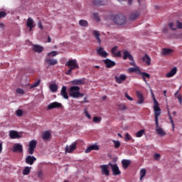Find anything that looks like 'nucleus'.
I'll list each match as a JSON object with an SVG mask.
<instances>
[{
    "label": "nucleus",
    "mask_w": 182,
    "mask_h": 182,
    "mask_svg": "<svg viewBox=\"0 0 182 182\" xmlns=\"http://www.w3.org/2000/svg\"><path fill=\"white\" fill-rule=\"evenodd\" d=\"M114 79L116 80V82L118 83L119 85H122L126 79H127V76L124 74H121L119 77L115 76Z\"/></svg>",
    "instance_id": "obj_10"
},
{
    "label": "nucleus",
    "mask_w": 182,
    "mask_h": 182,
    "mask_svg": "<svg viewBox=\"0 0 182 182\" xmlns=\"http://www.w3.org/2000/svg\"><path fill=\"white\" fill-rule=\"evenodd\" d=\"M11 150L13 153H22L23 151V146L21 144H14Z\"/></svg>",
    "instance_id": "obj_6"
},
{
    "label": "nucleus",
    "mask_w": 182,
    "mask_h": 182,
    "mask_svg": "<svg viewBox=\"0 0 182 182\" xmlns=\"http://www.w3.org/2000/svg\"><path fill=\"white\" fill-rule=\"evenodd\" d=\"M108 165L111 167L113 176H120L122 174V171H120L117 164H113L112 162H109Z\"/></svg>",
    "instance_id": "obj_4"
},
{
    "label": "nucleus",
    "mask_w": 182,
    "mask_h": 182,
    "mask_svg": "<svg viewBox=\"0 0 182 182\" xmlns=\"http://www.w3.org/2000/svg\"><path fill=\"white\" fill-rule=\"evenodd\" d=\"M36 144H38V141L33 139L28 144V154H33L35 153V149H36Z\"/></svg>",
    "instance_id": "obj_5"
},
{
    "label": "nucleus",
    "mask_w": 182,
    "mask_h": 182,
    "mask_svg": "<svg viewBox=\"0 0 182 182\" xmlns=\"http://www.w3.org/2000/svg\"><path fill=\"white\" fill-rule=\"evenodd\" d=\"M93 122L94 123H99V122H102V118L99 117H94Z\"/></svg>",
    "instance_id": "obj_46"
},
{
    "label": "nucleus",
    "mask_w": 182,
    "mask_h": 182,
    "mask_svg": "<svg viewBox=\"0 0 182 182\" xmlns=\"http://www.w3.org/2000/svg\"><path fill=\"white\" fill-rule=\"evenodd\" d=\"M122 168L126 170L129 168V166L132 164V161L130 159H123L122 161Z\"/></svg>",
    "instance_id": "obj_19"
},
{
    "label": "nucleus",
    "mask_w": 182,
    "mask_h": 182,
    "mask_svg": "<svg viewBox=\"0 0 182 182\" xmlns=\"http://www.w3.org/2000/svg\"><path fill=\"white\" fill-rule=\"evenodd\" d=\"M92 150H99V146L94 144L88 146L85 150V153H90Z\"/></svg>",
    "instance_id": "obj_31"
},
{
    "label": "nucleus",
    "mask_w": 182,
    "mask_h": 182,
    "mask_svg": "<svg viewBox=\"0 0 182 182\" xmlns=\"http://www.w3.org/2000/svg\"><path fill=\"white\" fill-rule=\"evenodd\" d=\"M56 55H58V52L56 51H52L50 53H48V56H56Z\"/></svg>",
    "instance_id": "obj_49"
},
{
    "label": "nucleus",
    "mask_w": 182,
    "mask_h": 182,
    "mask_svg": "<svg viewBox=\"0 0 182 182\" xmlns=\"http://www.w3.org/2000/svg\"><path fill=\"white\" fill-rule=\"evenodd\" d=\"M4 23H0V29H4Z\"/></svg>",
    "instance_id": "obj_61"
},
{
    "label": "nucleus",
    "mask_w": 182,
    "mask_h": 182,
    "mask_svg": "<svg viewBox=\"0 0 182 182\" xmlns=\"http://www.w3.org/2000/svg\"><path fill=\"white\" fill-rule=\"evenodd\" d=\"M71 85L73 86H79L80 85H85V78L75 79L70 81Z\"/></svg>",
    "instance_id": "obj_11"
},
{
    "label": "nucleus",
    "mask_w": 182,
    "mask_h": 182,
    "mask_svg": "<svg viewBox=\"0 0 182 182\" xmlns=\"http://www.w3.org/2000/svg\"><path fill=\"white\" fill-rule=\"evenodd\" d=\"M134 72L136 73V75L140 74L141 70L138 66L128 68V73H134Z\"/></svg>",
    "instance_id": "obj_27"
},
{
    "label": "nucleus",
    "mask_w": 182,
    "mask_h": 182,
    "mask_svg": "<svg viewBox=\"0 0 182 182\" xmlns=\"http://www.w3.org/2000/svg\"><path fill=\"white\" fill-rule=\"evenodd\" d=\"M144 134V129H141L136 133V137H141Z\"/></svg>",
    "instance_id": "obj_40"
},
{
    "label": "nucleus",
    "mask_w": 182,
    "mask_h": 182,
    "mask_svg": "<svg viewBox=\"0 0 182 182\" xmlns=\"http://www.w3.org/2000/svg\"><path fill=\"white\" fill-rule=\"evenodd\" d=\"M52 39L50 38V36H48V43H50V42H51Z\"/></svg>",
    "instance_id": "obj_63"
},
{
    "label": "nucleus",
    "mask_w": 182,
    "mask_h": 182,
    "mask_svg": "<svg viewBox=\"0 0 182 182\" xmlns=\"http://www.w3.org/2000/svg\"><path fill=\"white\" fill-rule=\"evenodd\" d=\"M162 52H163V55H170V53H172L173 49L163 48Z\"/></svg>",
    "instance_id": "obj_36"
},
{
    "label": "nucleus",
    "mask_w": 182,
    "mask_h": 182,
    "mask_svg": "<svg viewBox=\"0 0 182 182\" xmlns=\"http://www.w3.org/2000/svg\"><path fill=\"white\" fill-rule=\"evenodd\" d=\"M124 140L125 141H130V140H132V136L129 133H126Z\"/></svg>",
    "instance_id": "obj_45"
},
{
    "label": "nucleus",
    "mask_w": 182,
    "mask_h": 182,
    "mask_svg": "<svg viewBox=\"0 0 182 182\" xmlns=\"http://www.w3.org/2000/svg\"><path fill=\"white\" fill-rule=\"evenodd\" d=\"M38 26L41 31H43V26L42 25V21H39L38 23Z\"/></svg>",
    "instance_id": "obj_52"
},
{
    "label": "nucleus",
    "mask_w": 182,
    "mask_h": 182,
    "mask_svg": "<svg viewBox=\"0 0 182 182\" xmlns=\"http://www.w3.org/2000/svg\"><path fill=\"white\" fill-rule=\"evenodd\" d=\"M41 83V80H38L37 82H36L35 83H33L31 86L32 88L33 87H38V85H40Z\"/></svg>",
    "instance_id": "obj_50"
},
{
    "label": "nucleus",
    "mask_w": 182,
    "mask_h": 182,
    "mask_svg": "<svg viewBox=\"0 0 182 182\" xmlns=\"http://www.w3.org/2000/svg\"><path fill=\"white\" fill-rule=\"evenodd\" d=\"M114 56H115L116 58H122V51H118L117 53H116L114 54Z\"/></svg>",
    "instance_id": "obj_55"
},
{
    "label": "nucleus",
    "mask_w": 182,
    "mask_h": 182,
    "mask_svg": "<svg viewBox=\"0 0 182 182\" xmlns=\"http://www.w3.org/2000/svg\"><path fill=\"white\" fill-rule=\"evenodd\" d=\"M146 169L145 168H142L140 170V180H143V178H144V177H146Z\"/></svg>",
    "instance_id": "obj_37"
},
{
    "label": "nucleus",
    "mask_w": 182,
    "mask_h": 182,
    "mask_svg": "<svg viewBox=\"0 0 182 182\" xmlns=\"http://www.w3.org/2000/svg\"><path fill=\"white\" fill-rule=\"evenodd\" d=\"M92 16H93L95 21H96V22H100V16H99L98 13H93Z\"/></svg>",
    "instance_id": "obj_39"
},
{
    "label": "nucleus",
    "mask_w": 182,
    "mask_h": 182,
    "mask_svg": "<svg viewBox=\"0 0 182 182\" xmlns=\"http://www.w3.org/2000/svg\"><path fill=\"white\" fill-rule=\"evenodd\" d=\"M123 59L124 60H126V59H129V60H133V55L129 53L127 50H124L123 51Z\"/></svg>",
    "instance_id": "obj_24"
},
{
    "label": "nucleus",
    "mask_w": 182,
    "mask_h": 182,
    "mask_svg": "<svg viewBox=\"0 0 182 182\" xmlns=\"http://www.w3.org/2000/svg\"><path fill=\"white\" fill-rule=\"evenodd\" d=\"M112 143H114L115 149H119V147H120V141H119L113 140Z\"/></svg>",
    "instance_id": "obj_42"
},
{
    "label": "nucleus",
    "mask_w": 182,
    "mask_h": 182,
    "mask_svg": "<svg viewBox=\"0 0 182 182\" xmlns=\"http://www.w3.org/2000/svg\"><path fill=\"white\" fill-rule=\"evenodd\" d=\"M46 63H48L50 66H54V65H58V60L52 59V58H46Z\"/></svg>",
    "instance_id": "obj_32"
},
{
    "label": "nucleus",
    "mask_w": 182,
    "mask_h": 182,
    "mask_svg": "<svg viewBox=\"0 0 182 182\" xmlns=\"http://www.w3.org/2000/svg\"><path fill=\"white\" fill-rule=\"evenodd\" d=\"M95 6H105L107 4V0H92Z\"/></svg>",
    "instance_id": "obj_13"
},
{
    "label": "nucleus",
    "mask_w": 182,
    "mask_h": 182,
    "mask_svg": "<svg viewBox=\"0 0 182 182\" xmlns=\"http://www.w3.org/2000/svg\"><path fill=\"white\" fill-rule=\"evenodd\" d=\"M51 136H52V134H50V132L49 131H46L41 134V137H42L43 140H44V141L49 140V139H50Z\"/></svg>",
    "instance_id": "obj_22"
},
{
    "label": "nucleus",
    "mask_w": 182,
    "mask_h": 182,
    "mask_svg": "<svg viewBox=\"0 0 182 182\" xmlns=\"http://www.w3.org/2000/svg\"><path fill=\"white\" fill-rule=\"evenodd\" d=\"M85 116L86 117H87V119H92V116L90 115V114H89V112L87 111H85L84 112Z\"/></svg>",
    "instance_id": "obj_53"
},
{
    "label": "nucleus",
    "mask_w": 182,
    "mask_h": 182,
    "mask_svg": "<svg viewBox=\"0 0 182 182\" xmlns=\"http://www.w3.org/2000/svg\"><path fill=\"white\" fill-rule=\"evenodd\" d=\"M125 97H127V99H128V100H130V102L133 101V98L130 96H129V94H127V92H125Z\"/></svg>",
    "instance_id": "obj_57"
},
{
    "label": "nucleus",
    "mask_w": 182,
    "mask_h": 182,
    "mask_svg": "<svg viewBox=\"0 0 182 182\" xmlns=\"http://www.w3.org/2000/svg\"><path fill=\"white\" fill-rule=\"evenodd\" d=\"M5 16H6V12L0 11V19H1V18H5Z\"/></svg>",
    "instance_id": "obj_51"
},
{
    "label": "nucleus",
    "mask_w": 182,
    "mask_h": 182,
    "mask_svg": "<svg viewBox=\"0 0 182 182\" xmlns=\"http://www.w3.org/2000/svg\"><path fill=\"white\" fill-rule=\"evenodd\" d=\"M117 107L119 109V110H127V107L126 106V104L124 103H119L117 105Z\"/></svg>",
    "instance_id": "obj_34"
},
{
    "label": "nucleus",
    "mask_w": 182,
    "mask_h": 182,
    "mask_svg": "<svg viewBox=\"0 0 182 182\" xmlns=\"http://www.w3.org/2000/svg\"><path fill=\"white\" fill-rule=\"evenodd\" d=\"M93 36H95L97 42L98 43H102V40H100V33L98 31L94 30L92 31Z\"/></svg>",
    "instance_id": "obj_26"
},
{
    "label": "nucleus",
    "mask_w": 182,
    "mask_h": 182,
    "mask_svg": "<svg viewBox=\"0 0 182 182\" xmlns=\"http://www.w3.org/2000/svg\"><path fill=\"white\" fill-rule=\"evenodd\" d=\"M142 76V79L144 80V82L147 84V80L146 79H150V74L145 73V72H141L140 71L139 74Z\"/></svg>",
    "instance_id": "obj_28"
},
{
    "label": "nucleus",
    "mask_w": 182,
    "mask_h": 182,
    "mask_svg": "<svg viewBox=\"0 0 182 182\" xmlns=\"http://www.w3.org/2000/svg\"><path fill=\"white\" fill-rule=\"evenodd\" d=\"M69 96L73 99H79V97H83L85 95L80 92V87L72 86L69 90Z\"/></svg>",
    "instance_id": "obj_2"
},
{
    "label": "nucleus",
    "mask_w": 182,
    "mask_h": 182,
    "mask_svg": "<svg viewBox=\"0 0 182 182\" xmlns=\"http://www.w3.org/2000/svg\"><path fill=\"white\" fill-rule=\"evenodd\" d=\"M16 93L18 95H25V91L22 88H18L16 90Z\"/></svg>",
    "instance_id": "obj_47"
},
{
    "label": "nucleus",
    "mask_w": 182,
    "mask_h": 182,
    "mask_svg": "<svg viewBox=\"0 0 182 182\" xmlns=\"http://www.w3.org/2000/svg\"><path fill=\"white\" fill-rule=\"evenodd\" d=\"M65 75H68L69 76H70V75H72V71L70 70V69L68 70L65 72Z\"/></svg>",
    "instance_id": "obj_59"
},
{
    "label": "nucleus",
    "mask_w": 182,
    "mask_h": 182,
    "mask_svg": "<svg viewBox=\"0 0 182 182\" xmlns=\"http://www.w3.org/2000/svg\"><path fill=\"white\" fill-rule=\"evenodd\" d=\"M176 29H182V22L178 20L176 21Z\"/></svg>",
    "instance_id": "obj_44"
},
{
    "label": "nucleus",
    "mask_w": 182,
    "mask_h": 182,
    "mask_svg": "<svg viewBox=\"0 0 182 182\" xmlns=\"http://www.w3.org/2000/svg\"><path fill=\"white\" fill-rule=\"evenodd\" d=\"M133 0H128V5H132Z\"/></svg>",
    "instance_id": "obj_64"
},
{
    "label": "nucleus",
    "mask_w": 182,
    "mask_h": 182,
    "mask_svg": "<svg viewBox=\"0 0 182 182\" xmlns=\"http://www.w3.org/2000/svg\"><path fill=\"white\" fill-rule=\"evenodd\" d=\"M168 116H169V120L171 122V126L173 129H174V121H173V117H171V114H170V112H168Z\"/></svg>",
    "instance_id": "obj_48"
},
{
    "label": "nucleus",
    "mask_w": 182,
    "mask_h": 182,
    "mask_svg": "<svg viewBox=\"0 0 182 182\" xmlns=\"http://www.w3.org/2000/svg\"><path fill=\"white\" fill-rule=\"evenodd\" d=\"M139 16H140V13L139 11H134L131 14L129 19L130 21H136Z\"/></svg>",
    "instance_id": "obj_29"
},
{
    "label": "nucleus",
    "mask_w": 182,
    "mask_h": 182,
    "mask_svg": "<svg viewBox=\"0 0 182 182\" xmlns=\"http://www.w3.org/2000/svg\"><path fill=\"white\" fill-rule=\"evenodd\" d=\"M143 62H145L147 66H150L151 65V58L149 56V55L145 54L144 56L142 58Z\"/></svg>",
    "instance_id": "obj_25"
},
{
    "label": "nucleus",
    "mask_w": 182,
    "mask_h": 182,
    "mask_svg": "<svg viewBox=\"0 0 182 182\" xmlns=\"http://www.w3.org/2000/svg\"><path fill=\"white\" fill-rule=\"evenodd\" d=\"M97 53L101 56V58H107V52L105 51L102 47H100L97 49Z\"/></svg>",
    "instance_id": "obj_15"
},
{
    "label": "nucleus",
    "mask_w": 182,
    "mask_h": 182,
    "mask_svg": "<svg viewBox=\"0 0 182 182\" xmlns=\"http://www.w3.org/2000/svg\"><path fill=\"white\" fill-rule=\"evenodd\" d=\"M16 114L18 117H22V116H23V111H22V109H18L16 111Z\"/></svg>",
    "instance_id": "obj_41"
},
{
    "label": "nucleus",
    "mask_w": 182,
    "mask_h": 182,
    "mask_svg": "<svg viewBox=\"0 0 182 182\" xmlns=\"http://www.w3.org/2000/svg\"><path fill=\"white\" fill-rule=\"evenodd\" d=\"M77 143H73L70 146H65V153H73L74 150H76L77 148Z\"/></svg>",
    "instance_id": "obj_12"
},
{
    "label": "nucleus",
    "mask_w": 182,
    "mask_h": 182,
    "mask_svg": "<svg viewBox=\"0 0 182 182\" xmlns=\"http://www.w3.org/2000/svg\"><path fill=\"white\" fill-rule=\"evenodd\" d=\"M68 87L66 86H63L61 91H60V95L62 97H63L64 99L68 100L69 99V95H68Z\"/></svg>",
    "instance_id": "obj_17"
},
{
    "label": "nucleus",
    "mask_w": 182,
    "mask_h": 182,
    "mask_svg": "<svg viewBox=\"0 0 182 182\" xmlns=\"http://www.w3.org/2000/svg\"><path fill=\"white\" fill-rule=\"evenodd\" d=\"M62 104L60 102H54L49 104L47 107V110H52V109H60Z\"/></svg>",
    "instance_id": "obj_7"
},
{
    "label": "nucleus",
    "mask_w": 182,
    "mask_h": 182,
    "mask_svg": "<svg viewBox=\"0 0 182 182\" xmlns=\"http://www.w3.org/2000/svg\"><path fill=\"white\" fill-rule=\"evenodd\" d=\"M50 90L53 92H58V85L56 84H51L50 85Z\"/></svg>",
    "instance_id": "obj_38"
},
{
    "label": "nucleus",
    "mask_w": 182,
    "mask_h": 182,
    "mask_svg": "<svg viewBox=\"0 0 182 182\" xmlns=\"http://www.w3.org/2000/svg\"><path fill=\"white\" fill-rule=\"evenodd\" d=\"M160 157H161L160 154H155L154 155V160H159V159H160Z\"/></svg>",
    "instance_id": "obj_56"
},
{
    "label": "nucleus",
    "mask_w": 182,
    "mask_h": 182,
    "mask_svg": "<svg viewBox=\"0 0 182 182\" xmlns=\"http://www.w3.org/2000/svg\"><path fill=\"white\" fill-rule=\"evenodd\" d=\"M132 62L130 63L131 66H134V68L137 65H136V63L134 62V58H133V60H131Z\"/></svg>",
    "instance_id": "obj_58"
},
{
    "label": "nucleus",
    "mask_w": 182,
    "mask_h": 182,
    "mask_svg": "<svg viewBox=\"0 0 182 182\" xmlns=\"http://www.w3.org/2000/svg\"><path fill=\"white\" fill-rule=\"evenodd\" d=\"M113 21L117 25H124L126 23V16L122 14H117L114 16Z\"/></svg>",
    "instance_id": "obj_3"
},
{
    "label": "nucleus",
    "mask_w": 182,
    "mask_h": 182,
    "mask_svg": "<svg viewBox=\"0 0 182 182\" xmlns=\"http://www.w3.org/2000/svg\"><path fill=\"white\" fill-rule=\"evenodd\" d=\"M31 167L29 166H26L24 168V169L23 170V176H28V174H29V173H31Z\"/></svg>",
    "instance_id": "obj_35"
},
{
    "label": "nucleus",
    "mask_w": 182,
    "mask_h": 182,
    "mask_svg": "<svg viewBox=\"0 0 182 182\" xmlns=\"http://www.w3.org/2000/svg\"><path fill=\"white\" fill-rule=\"evenodd\" d=\"M79 25H80V26H82L84 28H87L89 26V23L86 20H80Z\"/></svg>",
    "instance_id": "obj_33"
},
{
    "label": "nucleus",
    "mask_w": 182,
    "mask_h": 182,
    "mask_svg": "<svg viewBox=\"0 0 182 182\" xmlns=\"http://www.w3.org/2000/svg\"><path fill=\"white\" fill-rule=\"evenodd\" d=\"M68 68H70V70L71 71L75 70V69H77V67H75V66H68Z\"/></svg>",
    "instance_id": "obj_60"
},
{
    "label": "nucleus",
    "mask_w": 182,
    "mask_h": 182,
    "mask_svg": "<svg viewBox=\"0 0 182 182\" xmlns=\"http://www.w3.org/2000/svg\"><path fill=\"white\" fill-rule=\"evenodd\" d=\"M9 137L13 139H21V135H19L18 132L12 130L9 132Z\"/></svg>",
    "instance_id": "obj_18"
},
{
    "label": "nucleus",
    "mask_w": 182,
    "mask_h": 182,
    "mask_svg": "<svg viewBox=\"0 0 182 182\" xmlns=\"http://www.w3.org/2000/svg\"><path fill=\"white\" fill-rule=\"evenodd\" d=\"M117 48H118L117 46H114V48H112L111 53H112V55H115L116 50H117Z\"/></svg>",
    "instance_id": "obj_54"
},
{
    "label": "nucleus",
    "mask_w": 182,
    "mask_h": 182,
    "mask_svg": "<svg viewBox=\"0 0 182 182\" xmlns=\"http://www.w3.org/2000/svg\"><path fill=\"white\" fill-rule=\"evenodd\" d=\"M100 169L102 171V173L105 176H107V177H109L110 176V172L109 171V166L104 164L100 166Z\"/></svg>",
    "instance_id": "obj_9"
},
{
    "label": "nucleus",
    "mask_w": 182,
    "mask_h": 182,
    "mask_svg": "<svg viewBox=\"0 0 182 182\" xmlns=\"http://www.w3.org/2000/svg\"><path fill=\"white\" fill-rule=\"evenodd\" d=\"M168 27L170 28L171 31H177V28L174 27V23L173 22L168 23Z\"/></svg>",
    "instance_id": "obj_43"
},
{
    "label": "nucleus",
    "mask_w": 182,
    "mask_h": 182,
    "mask_svg": "<svg viewBox=\"0 0 182 182\" xmlns=\"http://www.w3.org/2000/svg\"><path fill=\"white\" fill-rule=\"evenodd\" d=\"M136 97H138V105H143V103H144V97H143V94H141V92L137 91Z\"/></svg>",
    "instance_id": "obj_20"
},
{
    "label": "nucleus",
    "mask_w": 182,
    "mask_h": 182,
    "mask_svg": "<svg viewBox=\"0 0 182 182\" xmlns=\"http://www.w3.org/2000/svg\"><path fill=\"white\" fill-rule=\"evenodd\" d=\"M33 23H35V21H33V19H32V18L29 17L27 19L26 26L28 28H29L30 31H32V29H33V27L35 26Z\"/></svg>",
    "instance_id": "obj_21"
},
{
    "label": "nucleus",
    "mask_w": 182,
    "mask_h": 182,
    "mask_svg": "<svg viewBox=\"0 0 182 182\" xmlns=\"http://www.w3.org/2000/svg\"><path fill=\"white\" fill-rule=\"evenodd\" d=\"M38 177H42V171L38 172Z\"/></svg>",
    "instance_id": "obj_62"
},
{
    "label": "nucleus",
    "mask_w": 182,
    "mask_h": 182,
    "mask_svg": "<svg viewBox=\"0 0 182 182\" xmlns=\"http://www.w3.org/2000/svg\"><path fill=\"white\" fill-rule=\"evenodd\" d=\"M154 120L156 124V132L159 136H166V132L163 130L161 127L159 126V116L161 114V109L159 105L157 100H154Z\"/></svg>",
    "instance_id": "obj_1"
},
{
    "label": "nucleus",
    "mask_w": 182,
    "mask_h": 182,
    "mask_svg": "<svg viewBox=\"0 0 182 182\" xmlns=\"http://www.w3.org/2000/svg\"><path fill=\"white\" fill-rule=\"evenodd\" d=\"M35 161H36V158L33 156L28 155L26 158V164H29L30 166H32Z\"/></svg>",
    "instance_id": "obj_14"
},
{
    "label": "nucleus",
    "mask_w": 182,
    "mask_h": 182,
    "mask_svg": "<svg viewBox=\"0 0 182 182\" xmlns=\"http://www.w3.org/2000/svg\"><path fill=\"white\" fill-rule=\"evenodd\" d=\"M33 50L37 53H41L43 50V47L39 45H33Z\"/></svg>",
    "instance_id": "obj_30"
},
{
    "label": "nucleus",
    "mask_w": 182,
    "mask_h": 182,
    "mask_svg": "<svg viewBox=\"0 0 182 182\" xmlns=\"http://www.w3.org/2000/svg\"><path fill=\"white\" fill-rule=\"evenodd\" d=\"M103 62L105 65V67L107 68V69H110V68H113V66H116V62L109 58L104 60Z\"/></svg>",
    "instance_id": "obj_8"
},
{
    "label": "nucleus",
    "mask_w": 182,
    "mask_h": 182,
    "mask_svg": "<svg viewBox=\"0 0 182 182\" xmlns=\"http://www.w3.org/2000/svg\"><path fill=\"white\" fill-rule=\"evenodd\" d=\"M65 66H74L79 69V64H77V61L76 60H68V61L65 63Z\"/></svg>",
    "instance_id": "obj_16"
},
{
    "label": "nucleus",
    "mask_w": 182,
    "mask_h": 182,
    "mask_svg": "<svg viewBox=\"0 0 182 182\" xmlns=\"http://www.w3.org/2000/svg\"><path fill=\"white\" fill-rule=\"evenodd\" d=\"M177 73V68L173 67L169 73H166V77H173Z\"/></svg>",
    "instance_id": "obj_23"
}]
</instances>
